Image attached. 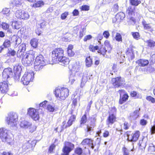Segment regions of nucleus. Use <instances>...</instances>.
<instances>
[{
	"instance_id": "nucleus-30",
	"label": "nucleus",
	"mask_w": 155,
	"mask_h": 155,
	"mask_svg": "<svg viewBox=\"0 0 155 155\" xmlns=\"http://www.w3.org/2000/svg\"><path fill=\"white\" fill-rule=\"evenodd\" d=\"M81 66L79 64H78L77 63L74 64L72 65V71L73 72H77L79 71L80 69Z\"/></svg>"
},
{
	"instance_id": "nucleus-34",
	"label": "nucleus",
	"mask_w": 155,
	"mask_h": 155,
	"mask_svg": "<svg viewBox=\"0 0 155 155\" xmlns=\"http://www.w3.org/2000/svg\"><path fill=\"white\" fill-rule=\"evenodd\" d=\"M38 39L35 38L32 39L30 41L31 46L34 48H36L38 46Z\"/></svg>"
},
{
	"instance_id": "nucleus-6",
	"label": "nucleus",
	"mask_w": 155,
	"mask_h": 155,
	"mask_svg": "<svg viewBox=\"0 0 155 155\" xmlns=\"http://www.w3.org/2000/svg\"><path fill=\"white\" fill-rule=\"evenodd\" d=\"M34 78V73L32 71L25 72L21 79V82L24 85H28Z\"/></svg>"
},
{
	"instance_id": "nucleus-2",
	"label": "nucleus",
	"mask_w": 155,
	"mask_h": 155,
	"mask_svg": "<svg viewBox=\"0 0 155 155\" xmlns=\"http://www.w3.org/2000/svg\"><path fill=\"white\" fill-rule=\"evenodd\" d=\"M35 57V52L32 51L25 53L21 57L22 64L25 66H30L33 62Z\"/></svg>"
},
{
	"instance_id": "nucleus-63",
	"label": "nucleus",
	"mask_w": 155,
	"mask_h": 155,
	"mask_svg": "<svg viewBox=\"0 0 155 155\" xmlns=\"http://www.w3.org/2000/svg\"><path fill=\"white\" fill-rule=\"evenodd\" d=\"M155 71V69L153 67H149L147 69V71L149 73H151Z\"/></svg>"
},
{
	"instance_id": "nucleus-1",
	"label": "nucleus",
	"mask_w": 155,
	"mask_h": 155,
	"mask_svg": "<svg viewBox=\"0 0 155 155\" xmlns=\"http://www.w3.org/2000/svg\"><path fill=\"white\" fill-rule=\"evenodd\" d=\"M18 115L15 112L9 113L5 118L6 123L10 127H16L18 121Z\"/></svg>"
},
{
	"instance_id": "nucleus-49",
	"label": "nucleus",
	"mask_w": 155,
	"mask_h": 155,
	"mask_svg": "<svg viewBox=\"0 0 155 155\" xmlns=\"http://www.w3.org/2000/svg\"><path fill=\"white\" fill-rule=\"evenodd\" d=\"M147 43L148 46L150 47H153L155 46V42L151 40L147 41Z\"/></svg>"
},
{
	"instance_id": "nucleus-28",
	"label": "nucleus",
	"mask_w": 155,
	"mask_h": 155,
	"mask_svg": "<svg viewBox=\"0 0 155 155\" xmlns=\"http://www.w3.org/2000/svg\"><path fill=\"white\" fill-rule=\"evenodd\" d=\"M115 117L113 114L110 115L108 117L107 124L108 125L109 124H112L115 121Z\"/></svg>"
},
{
	"instance_id": "nucleus-52",
	"label": "nucleus",
	"mask_w": 155,
	"mask_h": 155,
	"mask_svg": "<svg viewBox=\"0 0 155 155\" xmlns=\"http://www.w3.org/2000/svg\"><path fill=\"white\" fill-rule=\"evenodd\" d=\"M75 152L78 155H81L82 153V150L81 148L78 147L75 149Z\"/></svg>"
},
{
	"instance_id": "nucleus-54",
	"label": "nucleus",
	"mask_w": 155,
	"mask_h": 155,
	"mask_svg": "<svg viewBox=\"0 0 155 155\" xmlns=\"http://www.w3.org/2000/svg\"><path fill=\"white\" fill-rule=\"evenodd\" d=\"M81 9L82 11H88L89 9V6L86 5H83L81 7Z\"/></svg>"
},
{
	"instance_id": "nucleus-10",
	"label": "nucleus",
	"mask_w": 155,
	"mask_h": 155,
	"mask_svg": "<svg viewBox=\"0 0 155 155\" xmlns=\"http://www.w3.org/2000/svg\"><path fill=\"white\" fill-rule=\"evenodd\" d=\"M20 127L24 129H29L30 132L32 133L36 129L35 126L32 125L31 123L25 120H22L20 124Z\"/></svg>"
},
{
	"instance_id": "nucleus-57",
	"label": "nucleus",
	"mask_w": 155,
	"mask_h": 155,
	"mask_svg": "<svg viewBox=\"0 0 155 155\" xmlns=\"http://www.w3.org/2000/svg\"><path fill=\"white\" fill-rule=\"evenodd\" d=\"M103 35L104 36V37L106 38H108L110 36L109 31H104L103 33Z\"/></svg>"
},
{
	"instance_id": "nucleus-56",
	"label": "nucleus",
	"mask_w": 155,
	"mask_h": 155,
	"mask_svg": "<svg viewBox=\"0 0 155 155\" xmlns=\"http://www.w3.org/2000/svg\"><path fill=\"white\" fill-rule=\"evenodd\" d=\"M68 15V12H65L64 13L62 14L61 15V18L62 20L65 19Z\"/></svg>"
},
{
	"instance_id": "nucleus-42",
	"label": "nucleus",
	"mask_w": 155,
	"mask_h": 155,
	"mask_svg": "<svg viewBox=\"0 0 155 155\" xmlns=\"http://www.w3.org/2000/svg\"><path fill=\"white\" fill-rule=\"evenodd\" d=\"M143 24L145 29L147 30L150 31H153V30L150 26V24H146L145 22H143Z\"/></svg>"
},
{
	"instance_id": "nucleus-20",
	"label": "nucleus",
	"mask_w": 155,
	"mask_h": 155,
	"mask_svg": "<svg viewBox=\"0 0 155 155\" xmlns=\"http://www.w3.org/2000/svg\"><path fill=\"white\" fill-rule=\"evenodd\" d=\"M8 84L7 82L4 81L0 83V91L2 93H5L8 90Z\"/></svg>"
},
{
	"instance_id": "nucleus-44",
	"label": "nucleus",
	"mask_w": 155,
	"mask_h": 155,
	"mask_svg": "<svg viewBox=\"0 0 155 155\" xmlns=\"http://www.w3.org/2000/svg\"><path fill=\"white\" fill-rule=\"evenodd\" d=\"M130 2L131 5L134 6H137L141 3L140 0H130Z\"/></svg>"
},
{
	"instance_id": "nucleus-51",
	"label": "nucleus",
	"mask_w": 155,
	"mask_h": 155,
	"mask_svg": "<svg viewBox=\"0 0 155 155\" xmlns=\"http://www.w3.org/2000/svg\"><path fill=\"white\" fill-rule=\"evenodd\" d=\"M48 23L44 21H42L41 22L39 23L38 24L40 25V28H44L47 25Z\"/></svg>"
},
{
	"instance_id": "nucleus-25",
	"label": "nucleus",
	"mask_w": 155,
	"mask_h": 155,
	"mask_svg": "<svg viewBox=\"0 0 155 155\" xmlns=\"http://www.w3.org/2000/svg\"><path fill=\"white\" fill-rule=\"evenodd\" d=\"M87 75L88 74H87V73H84L83 74L81 82V87H83L84 86L85 83H86L87 80H88V78L87 77Z\"/></svg>"
},
{
	"instance_id": "nucleus-23",
	"label": "nucleus",
	"mask_w": 155,
	"mask_h": 155,
	"mask_svg": "<svg viewBox=\"0 0 155 155\" xmlns=\"http://www.w3.org/2000/svg\"><path fill=\"white\" fill-rule=\"evenodd\" d=\"M138 65L140 66L144 67L148 65L149 63L148 60L143 59H140L136 62Z\"/></svg>"
},
{
	"instance_id": "nucleus-24",
	"label": "nucleus",
	"mask_w": 155,
	"mask_h": 155,
	"mask_svg": "<svg viewBox=\"0 0 155 155\" xmlns=\"http://www.w3.org/2000/svg\"><path fill=\"white\" fill-rule=\"evenodd\" d=\"M95 126V124L94 122H91L90 124H88L87 126V128L85 130V131L91 134V131L93 130Z\"/></svg>"
},
{
	"instance_id": "nucleus-35",
	"label": "nucleus",
	"mask_w": 155,
	"mask_h": 155,
	"mask_svg": "<svg viewBox=\"0 0 155 155\" xmlns=\"http://www.w3.org/2000/svg\"><path fill=\"white\" fill-rule=\"evenodd\" d=\"M81 144L83 145H91L92 144V140L90 139L86 138L82 141Z\"/></svg>"
},
{
	"instance_id": "nucleus-5",
	"label": "nucleus",
	"mask_w": 155,
	"mask_h": 155,
	"mask_svg": "<svg viewBox=\"0 0 155 155\" xmlns=\"http://www.w3.org/2000/svg\"><path fill=\"white\" fill-rule=\"evenodd\" d=\"M15 16L20 20H26L30 18V15L28 12L21 9L17 10L14 13Z\"/></svg>"
},
{
	"instance_id": "nucleus-4",
	"label": "nucleus",
	"mask_w": 155,
	"mask_h": 155,
	"mask_svg": "<svg viewBox=\"0 0 155 155\" xmlns=\"http://www.w3.org/2000/svg\"><path fill=\"white\" fill-rule=\"evenodd\" d=\"M69 91L68 89L66 88L56 89L55 92V96L58 99L60 100H64L68 95Z\"/></svg>"
},
{
	"instance_id": "nucleus-27",
	"label": "nucleus",
	"mask_w": 155,
	"mask_h": 155,
	"mask_svg": "<svg viewBox=\"0 0 155 155\" xmlns=\"http://www.w3.org/2000/svg\"><path fill=\"white\" fill-rule=\"evenodd\" d=\"M75 118L76 117L75 115H73L71 116L67 122V125H65V127H67L71 125L73 122L75 121Z\"/></svg>"
},
{
	"instance_id": "nucleus-50",
	"label": "nucleus",
	"mask_w": 155,
	"mask_h": 155,
	"mask_svg": "<svg viewBox=\"0 0 155 155\" xmlns=\"http://www.w3.org/2000/svg\"><path fill=\"white\" fill-rule=\"evenodd\" d=\"M87 121V117L85 114H84L82 117L81 121L80 124L81 125L84 124Z\"/></svg>"
},
{
	"instance_id": "nucleus-43",
	"label": "nucleus",
	"mask_w": 155,
	"mask_h": 155,
	"mask_svg": "<svg viewBox=\"0 0 155 155\" xmlns=\"http://www.w3.org/2000/svg\"><path fill=\"white\" fill-rule=\"evenodd\" d=\"M16 54V51L14 50L11 48H8V49L7 54L8 55L14 56Z\"/></svg>"
},
{
	"instance_id": "nucleus-7",
	"label": "nucleus",
	"mask_w": 155,
	"mask_h": 155,
	"mask_svg": "<svg viewBox=\"0 0 155 155\" xmlns=\"http://www.w3.org/2000/svg\"><path fill=\"white\" fill-rule=\"evenodd\" d=\"M35 140H29L24 141L22 147V151L25 152L29 151L32 149L33 147H34L36 144Z\"/></svg>"
},
{
	"instance_id": "nucleus-39",
	"label": "nucleus",
	"mask_w": 155,
	"mask_h": 155,
	"mask_svg": "<svg viewBox=\"0 0 155 155\" xmlns=\"http://www.w3.org/2000/svg\"><path fill=\"white\" fill-rule=\"evenodd\" d=\"M104 45H105V47L106 48H107V51L108 52H110V51L112 49V47L110 45V43L108 41L106 40L104 42Z\"/></svg>"
},
{
	"instance_id": "nucleus-8",
	"label": "nucleus",
	"mask_w": 155,
	"mask_h": 155,
	"mask_svg": "<svg viewBox=\"0 0 155 155\" xmlns=\"http://www.w3.org/2000/svg\"><path fill=\"white\" fill-rule=\"evenodd\" d=\"M0 138L3 142L9 143L12 139L8 135V130L5 128H0Z\"/></svg>"
},
{
	"instance_id": "nucleus-53",
	"label": "nucleus",
	"mask_w": 155,
	"mask_h": 155,
	"mask_svg": "<svg viewBox=\"0 0 155 155\" xmlns=\"http://www.w3.org/2000/svg\"><path fill=\"white\" fill-rule=\"evenodd\" d=\"M134 151V148L130 150H129L126 148L124 147L123 148L124 155H129V151Z\"/></svg>"
},
{
	"instance_id": "nucleus-62",
	"label": "nucleus",
	"mask_w": 155,
	"mask_h": 155,
	"mask_svg": "<svg viewBox=\"0 0 155 155\" xmlns=\"http://www.w3.org/2000/svg\"><path fill=\"white\" fill-rule=\"evenodd\" d=\"M150 131L151 134H154L155 133V121L154 123V124L151 128Z\"/></svg>"
},
{
	"instance_id": "nucleus-26",
	"label": "nucleus",
	"mask_w": 155,
	"mask_h": 155,
	"mask_svg": "<svg viewBox=\"0 0 155 155\" xmlns=\"http://www.w3.org/2000/svg\"><path fill=\"white\" fill-rule=\"evenodd\" d=\"M125 84L124 79L121 77H117V87L123 86Z\"/></svg>"
},
{
	"instance_id": "nucleus-33",
	"label": "nucleus",
	"mask_w": 155,
	"mask_h": 155,
	"mask_svg": "<svg viewBox=\"0 0 155 155\" xmlns=\"http://www.w3.org/2000/svg\"><path fill=\"white\" fill-rule=\"evenodd\" d=\"M23 0H12V3L16 7H19L23 2Z\"/></svg>"
},
{
	"instance_id": "nucleus-14",
	"label": "nucleus",
	"mask_w": 155,
	"mask_h": 155,
	"mask_svg": "<svg viewBox=\"0 0 155 155\" xmlns=\"http://www.w3.org/2000/svg\"><path fill=\"white\" fill-rule=\"evenodd\" d=\"M26 50V45L22 43L18 47V50L17 52L16 55L18 58H21L23 55H25V52Z\"/></svg>"
},
{
	"instance_id": "nucleus-32",
	"label": "nucleus",
	"mask_w": 155,
	"mask_h": 155,
	"mask_svg": "<svg viewBox=\"0 0 155 155\" xmlns=\"http://www.w3.org/2000/svg\"><path fill=\"white\" fill-rule=\"evenodd\" d=\"M107 50L105 46H102L97 51V52L99 53H100L101 54L104 56Z\"/></svg>"
},
{
	"instance_id": "nucleus-12",
	"label": "nucleus",
	"mask_w": 155,
	"mask_h": 155,
	"mask_svg": "<svg viewBox=\"0 0 155 155\" xmlns=\"http://www.w3.org/2000/svg\"><path fill=\"white\" fill-rule=\"evenodd\" d=\"M20 40L19 38H18L16 36H13L11 39L12 42L10 40L5 39L3 45L5 48H8L11 46L12 43L14 42L15 45L19 44L20 42H18V41Z\"/></svg>"
},
{
	"instance_id": "nucleus-41",
	"label": "nucleus",
	"mask_w": 155,
	"mask_h": 155,
	"mask_svg": "<svg viewBox=\"0 0 155 155\" xmlns=\"http://www.w3.org/2000/svg\"><path fill=\"white\" fill-rule=\"evenodd\" d=\"M135 8L132 6H129L127 10V12L129 15H132L134 12Z\"/></svg>"
},
{
	"instance_id": "nucleus-13",
	"label": "nucleus",
	"mask_w": 155,
	"mask_h": 155,
	"mask_svg": "<svg viewBox=\"0 0 155 155\" xmlns=\"http://www.w3.org/2000/svg\"><path fill=\"white\" fill-rule=\"evenodd\" d=\"M74 145L69 142H65V146L63 149L64 153L63 155H68L69 153L74 149Z\"/></svg>"
},
{
	"instance_id": "nucleus-21",
	"label": "nucleus",
	"mask_w": 155,
	"mask_h": 155,
	"mask_svg": "<svg viewBox=\"0 0 155 155\" xmlns=\"http://www.w3.org/2000/svg\"><path fill=\"white\" fill-rule=\"evenodd\" d=\"M77 79V78L76 75L75 73L71 72V73H70L69 76V81L68 82L71 84H72L74 83V82Z\"/></svg>"
},
{
	"instance_id": "nucleus-22",
	"label": "nucleus",
	"mask_w": 155,
	"mask_h": 155,
	"mask_svg": "<svg viewBox=\"0 0 155 155\" xmlns=\"http://www.w3.org/2000/svg\"><path fill=\"white\" fill-rule=\"evenodd\" d=\"M58 61L61 64L64 66L68 65L69 62V59L68 58L64 56V55Z\"/></svg>"
},
{
	"instance_id": "nucleus-60",
	"label": "nucleus",
	"mask_w": 155,
	"mask_h": 155,
	"mask_svg": "<svg viewBox=\"0 0 155 155\" xmlns=\"http://www.w3.org/2000/svg\"><path fill=\"white\" fill-rule=\"evenodd\" d=\"M92 38V36L91 35H87L84 37V41H86L87 40L91 39Z\"/></svg>"
},
{
	"instance_id": "nucleus-17",
	"label": "nucleus",
	"mask_w": 155,
	"mask_h": 155,
	"mask_svg": "<svg viewBox=\"0 0 155 155\" xmlns=\"http://www.w3.org/2000/svg\"><path fill=\"white\" fill-rule=\"evenodd\" d=\"M140 108H139L133 112L131 113L128 117L129 120L131 121H133L136 120L139 116V111Z\"/></svg>"
},
{
	"instance_id": "nucleus-16",
	"label": "nucleus",
	"mask_w": 155,
	"mask_h": 155,
	"mask_svg": "<svg viewBox=\"0 0 155 155\" xmlns=\"http://www.w3.org/2000/svg\"><path fill=\"white\" fill-rule=\"evenodd\" d=\"M12 69L11 68H7L4 69L2 73L3 78L7 79L13 76Z\"/></svg>"
},
{
	"instance_id": "nucleus-45",
	"label": "nucleus",
	"mask_w": 155,
	"mask_h": 155,
	"mask_svg": "<svg viewBox=\"0 0 155 155\" xmlns=\"http://www.w3.org/2000/svg\"><path fill=\"white\" fill-rule=\"evenodd\" d=\"M99 47L97 46H94L92 45H90L89 47V50L92 52H95L96 50L98 49Z\"/></svg>"
},
{
	"instance_id": "nucleus-47",
	"label": "nucleus",
	"mask_w": 155,
	"mask_h": 155,
	"mask_svg": "<svg viewBox=\"0 0 155 155\" xmlns=\"http://www.w3.org/2000/svg\"><path fill=\"white\" fill-rule=\"evenodd\" d=\"M125 15L123 12H120L117 14L118 19L120 20H123L125 17Z\"/></svg>"
},
{
	"instance_id": "nucleus-61",
	"label": "nucleus",
	"mask_w": 155,
	"mask_h": 155,
	"mask_svg": "<svg viewBox=\"0 0 155 155\" xmlns=\"http://www.w3.org/2000/svg\"><path fill=\"white\" fill-rule=\"evenodd\" d=\"M55 146L54 144L51 145L49 148V152L50 153H51L52 152L53 150L55 148Z\"/></svg>"
},
{
	"instance_id": "nucleus-15",
	"label": "nucleus",
	"mask_w": 155,
	"mask_h": 155,
	"mask_svg": "<svg viewBox=\"0 0 155 155\" xmlns=\"http://www.w3.org/2000/svg\"><path fill=\"white\" fill-rule=\"evenodd\" d=\"M118 92L120 96L119 103L120 104H122L127 100L128 96L127 94H124L125 91L123 90H119Z\"/></svg>"
},
{
	"instance_id": "nucleus-38",
	"label": "nucleus",
	"mask_w": 155,
	"mask_h": 155,
	"mask_svg": "<svg viewBox=\"0 0 155 155\" xmlns=\"http://www.w3.org/2000/svg\"><path fill=\"white\" fill-rule=\"evenodd\" d=\"M21 68L20 66L16 65L14 67V74L21 73Z\"/></svg>"
},
{
	"instance_id": "nucleus-46",
	"label": "nucleus",
	"mask_w": 155,
	"mask_h": 155,
	"mask_svg": "<svg viewBox=\"0 0 155 155\" xmlns=\"http://www.w3.org/2000/svg\"><path fill=\"white\" fill-rule=\"evenodd\" d=\"M131 33L134 39L136 40H138L140 38V36L138 32H132Z\"/></svg>"
},
{
	"instance_id": "nucleus-48",
	"label": "nucleus",
	"mask_w": 155,
	"mask_h": 155,
	"mask_svg": "<svg viewBox=\"0 0 155 155\" xmlns=\"http://www.w3.org/2000/svg\"><path fill=\"white\" fill-rule=\"evenodd\" d=\"M47 108V110L50 112H53L55 110L54 106L51 104L48 105Z\"/></svg>"
},
{
	"instance_id": "nucleus-19",
	"label": "nucleus",
	"mask_w": 155,
	"mask_h": 155,
	"mask_svg": "<svg viewBox=\"0 0 155 155\" xmlns=\"http://www.w3.org/2000/svg\"><path fill=\"white\" fill-rule=\"evenodd\" d=\"M140 135L139 131H137L134 134L128 136V140L130 141H136L138 139Z\"/></svg>"
},
{
	"instance_id": "nucleus-40",
	"label": "nucleus",
	"mask_w": 155,
	"mask_h": 155,
	"mask_svg": "<svg viewBox=\"0 0 155 155\" xmlns=\"http://www.w3.org/2000/svg\"><path fill=\"white\" fill-rule=\"evenodd\" d=\"M2 28L4 30H7V32L9 33H12L10 30L9 29V25L5 22H3L2 24Z\"/></svg>"
},
{
	"instance_id": "nucleus-36",
	"label": "nucleus",
	"mask_w": 155,
	"mask_h": 155,
	"mask_svg": "<svg viewBox=\"0 0 155 155\" xmlns=\"http://www.w3.org/2000/svg\"><path fill=\"white\" fill-rule=\"evenodd\" d=\"M92 59L90 57L86 58L85 60V64L86 66L87 67H90L92 64Z\"/></svg>"
},
{
	"instance_id": "nucleus-59",
	"label": "nucleus",
	"mask_w": 155,
	"mask_h": 155,
	"mask_svg": "<svg viewBox=\"0 0 155 155\" xmlns=\"http://www.w3.org/2000/svg\"><path fill=\"white\" fill-rule=\"evenodd\" d=\"M122 37L119 33H117V41L121 42L122 41Z\"/></svg>"
},
{
	"instance_id": "nucleus-18",
	"label": "nucleus",
	"mask_w": 155,
	"mask_h": 155,
	"mask_svg": "<svg viewBox=\"0 0 155 155\" xmlns=\"http://www.w3.org/2000/svg\"><path fill=\"white\" fill-rule=\"evenodd\" d=\"M1 13L2 14L4 15L8 20L10 19L12 14V12L10 11V8H3Z\"/></svg>"
},
{
	"instance_id": "nucleus-9",
	"label": "nucleus",
	"mask_w": 155,
	"mask_h": 155,
	"mask_svg": "<svg viewBox=\"0 0 155 155\" xmlns=\"http://www.w3.org/2000/svg\"><path fill=\"white\" fill-rule=\"evenodd\" d=\"M64 51L61 48H55L52 52L53 60L57 61L64 55Z\"/></svg>"
},
{
	"instance_id": "nucleus-3",
	"label": "nucleus",
	"mask_w": 155,
	"mask_h": 155,
	"mask_svg": "<svg viewBox=\"0 0 155 155\" xmlns=\"http://www.w3.org/2000/svg\"><path fill=\"white\" fill-rule=\"evenodd\" d=\"M47 62L43 56L41 54L38 56L34 62V68L36 71L41 70L46 64Z\"/></svg>"
},
{
	"instance_id": "nucleus-55",
	"label": "nucleus",
	"mask_w": 155,
	"mask_h": 155,
	"mask_svg": "<svg viewBox=\"0 0 155 155\" xmlns=\"http://www.w3.org/2000/svg\"><path fill=\"white\" fill-rule=\"evenodd\" d=\"M146 99L147 101H150L152 103H155V98L151 96L147 97Z\"/></svg>"
},
{
	"instance_id": "nucleus-31",
	"label": "nucleus",
	"mask_w": 155,
	"mask_h": 155,
	"mask_svg": "<svg viewBox=\"0 0 155 155\" xmlns=\"http://www.w3.org/2000/svg\"><path fill=\"white\" fill-rule=\"evenodd\" d=\"M12 25L13 28L17 29H19L21 27L20 23L16 21H13Z\"/></svg>"
},
{
	"instance_id": "nucleus-58",
	"label": "nucleus",
	"mask_w": 155,
	"mask_h": 155,
	"mask_svg": "<svg viewBox=\"0 0 155 155\" xmlns=\"http://www.w3.org/2000/svg\"><path fill=\"white\" fill-rule=\"evenodd\" d=\"M79 98L77 97L74 99L72 101V104L74 105V106H76L78 101L79 100Z\"/></svg>"
},
{
	"instance_id": "nucleus-11",
	"label": "nucleus",
	"mask_w": 155,
	"mask_h": 155,
	"mask_svg": "<svg viewBox=\"0 0 155 155\" xmlns=\"http://www.w3.org/2000/svg\"><path fill=\"white\" fill-rule=\"evenodd\" d=\"M27 114L32 119L35 120H37L39 118L38 110L33 108H30L28 110Z\"/></svg>"
},
{
	"instance_id": "nucleus-64",
	"label": "nucleus",
	"mask_w": 155,
	"mask_h": 155,
	"mask_svg": "<svg viewBox=\"0 0 155 155\" xmlns=\"http://www.w3.org/2000/svg\"><path fill=\"white\" fill-rule=\"evenodd\" d=\"M147 121L146 120H145L143 119H141L140 120V124L142 125H143V126L147 124Z\"/></svg>"
},
{
	"instance_id": "nucleus-29",
	"label": "nucleus",
	"mask_w": 155,
	"mask_h": 155,
	"mask_svg": "<svg viewBox=\"0 0 155 155\" xmlns=\"http://www.w3.org/2000/svg\"><path fill=\"white\" fill-rule=\"evenodd\" d=\"M73 48V45H69L67 48V53L69 56L70 57L73 56L74 54V52L72 51Z\"/></svg>"
},
{
	"instance_id": "nucleus-37",
	"label": "nucleus",
	"mask_w": 155,
	"mask_h": 155,
	"mask_svg": "<svg viewBox=\"0 0 155 155\" xmlns=\"http://www.w3.org/2000/svg\"><path fill=\"white\" fill-rule=\"evenodd\" d=\"M44 4V2L42 1H40L33 4L32 7L34 8H38L41 7Z\"/></svg>"
}]
</instances>
